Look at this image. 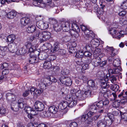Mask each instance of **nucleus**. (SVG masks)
I'll list each match as a JSON object with an SVG mask.
<instances>
[{"label":"nucleus","instance_id":"obj_27","mask_svg":"<svg viewBox=\"0 0 127 127\" xmlns=\"http://www.w3.org/2000/svg\"><path fill=\"white\" fill-rule=\"evenodd\" d=\"M109 33L113 36V38H116L117 39V35L118 33H117L116 30L114 29L111 28L109 30Z\"/></svg>","mask_w":127,"mask_h":127},{"label":"nucleus","instance_id":"obj_48","mask_svg":"<svg viewBox=\"0 0 127 127\" xmlns=\"http://www.w3.org/2000/svg\"><path fill=\"white\" fill-rule=\"evenodd\" d=\"M109 74L110 73H109ZM109 77L108 78V80L109 79L112 83H113L114 81H116L117 80V79L115 76L114 75H111L109 74Z\"/></svg>","mask_w":127,"mask_h":127},{"label":"nucleus","instance_id":"obj_24","mask_svg":"<svg viewBox=\"0 0 127 127\" xmlns=\"http://www.w3.org/2000/svg\"><path fill=\"white\" fill-rule=\"evenodd\" d=\"M36 30V28L34 25L29 26L26 29L27 31L29 33H32Z\"/></svg>","mask_w":127,"mask_h":127},{"label":"nucleus","instance_id":"obj_12","mask_svg":"<svg viewBox=\"0 0 127 127\" xmlns=\"http://www.w3.org/2000/svg\"><path fill=\"white\" fill-rule=\"evenodd\" d=\"M51 37V34L50 32L47 31H43L41 41H43L48 40Z\"/></svg>","mask_w":127,"mask_h":127},{"label":"nucleus","instance_id":"obj_15","mask_svg":"<svg viewBox=\"0 0 127 127\" xmlns=\"http://www.w3.org/2000/svg\"><path fill=\"white\" fill-rule=\"evenodd\" d=\"M69 103L66 101H63L60 103L58 105V108L61 110L65 109L68 106Z\"/></svg>","mask_w":127,"mask_h":127},{"label":"nucleus","instance_id":"obj_36","mask_svg":"<svg viewBox=\"0 0 127 127\" xmlns=\"http://www.w3.org/2000/svg\"><path fill=\"white\" fill-rule=\"evenodd\" d=\"M69 44H71V45H70V46L69 45L68 46L69 47V53L71 54L74 53L75 52L74 50L75 46L73 45L75 43H71L70 42Z\"/></svg>","mask_w":127,"mask_h":127},{"label":"nucleus","instance_id":"obj_22","mask_svg":"<svg viewBox=\"0 0 127 127\" xmlns=\"http://www.w3.org/2000/svg\"><path fill=\"white\" fill-rule=\"evenodd\" d=\"M95 36V35L94 34V36L93 37L92 39H91V38H90L89 37H87L88 38V40H89V42H90L91 43V44H92L93 45H95L97 46V45H98L99 44V41L97 39H93V37H94Z\"/></svg>","mask_w":127,"mask_h":127},{"label":"nucleus","instance_id":"obj_55","mask_svg":"<svg viewBox=\"0 0 127 127\" xmlns=\"http://www.w3.org/2000/svg\"><path fill=\"white\" fill-rule=\"evenodd\" d=\"M48 59L50 61H54L56 59V56L54 55H50L48 56Z\"/></svg>","mask_w":127,"mask_h":127},{"label":"nucleus","instance_id":"obj_35","mask_svg":"<svg viewBox=\"0 0 127 127\" xmlns=\"http://www.w3.org/2000/svg\"><path fill=\"white\" fill-rule=\"evenodd\" d=\"M24 110L27 113H31L33 114V112H35L34 109L28 106H25L24 108Z\"/></svg>","mask_w":127,"mask_h":127},{"label":"nucleus","instance_id":"obj_53","mask_svg":"<svg viewBox=\"0 0 127 127\" xmlns=\"http://www.w3.org/2000/svg\"><path fill=\"white\" fill-rule=\"evenodd\" d=\"M48 79L50 81V83H51V84L52 83V82L56 83L57 82L56 79L52 76L49 77Z\"/></svg>","mask_w":127,"mask_h":127},{"label":"nucleus","instance_id":"obj_8","mask_svg":"<svg viewBox=\"0 0 127 127\" xmlns=\"http://www.w3.org/2000/svg\"><path fill=\"white\" fill-rule=\"evenodd\" d=\"M36 26L41 30L46 29L49 27V24L47 22H43L42 21L37 22L36 23Z\"/></svg>","mask_w":127,"mask_h":127},{"label":"nucleus","instance_id":"obj_7","mask_svg":"<svg viewBox=\"0 0 127 127\" xmlns=\"http://www.w3.org/2000/svg\"><path fill=\"white\" fill-rule=\"evenodd\" d=\"M108 80V77L106 76L104 78V79L101 81V87L104 88V89L107 90L108 88L110 86L109 83L107 82Z\"/></svg>","mask_w":127,"mask_h":127},{"label":"nucleus","instance_id":"obj_63","mask_svg":"<svg viewBox=\"0 0 127 127\" xmlns=\"http://www.w3.org/2000/svg\"><path fill=\"white\" fill-rule=\"evenodd\" d=\"M36 89L33 87H32L31 88H30L28 89V90L29 91V92H30L32 95L33 93H33H34V92H35Z\"/></svg>","mask_w":127,"mask_h":127},{"label":"nucleus","instance_id":"obj_40","mask_svg":"<svg viewBox=\"0 0 127 127\" xmlns=\"http://www.w3.org/2000/svg\"><path fill=\"white\" fill-rule=\"evenodd\" d=\"M44 68H49L52 66L51 62L49 61H45L43 64Z\"/></svg>","mask_w":127,"mask_h":127},{"label":"nucleus","instance_id":"obj_37","mask_svg":"<svg viewBox=\"0 0 127 127\" xmlns=\"http://www.w3.org/2000/svg\"><path fill=\"white\" fill-rule=\"evenodd\" d=\"M49 20L50 23L51 24L52 27L53 26V25H55L57 24L58 22L57 20L54 18H49Z\"/></svg>","mask_w":127,"mask_h":127},{"label":"nucleus","instance_id":"obj_57","mask_svg":"<svg viewBox=\"0 0 127 127\" xmlns=\"http://www.w3.org/2000/svg\"><path fill=\"white\" fill-rule=\"evenodd\" d=\"M105 50L107 52L114 51V49H113V47H110L107 46L105 48Z\"/></svg>","mask_w":127,"mask_h":127},{"label":"nucleus","instance_id":"obj_32","mask_svg":"<svg viewBox=\"0 0 127 127\" xmlns=\"http://www.w3.org/2000/svg\"><path fill=\"white\" fill-rule=\"evenodd\" d=\"M54 30L56 32H59L61 31L62 29V27L61 24H57L55 25H53L52 27Z\"/></svg>","mask_w":127,"mask_h":127},{"label":"nucleus","instance_id":"obj_28","mask_svg":"<svg viewBox=\"0 0 127 127\" xmlns=\"http://www.w3.org/2000/svg\"><path fill=\"white\" fill-rule=\"evenodd\" d=\"M68 97H69L70 100L71 99L72 100L71 102L69 103L68 104V107H72L74 106H75L77 104V100H74L73 99L72 97L70 96V95H69V96L67 95Z\"/></svg>","mask_w":127,"mask_h":127},{"label":"nucleus","instance_id":"obj_3","mask_svg":"<svg viewBox=\"0 0 127 127\" xmlns=\"http://www.w3.org/2000/svg\"><path fill=\"white\" fill-rule=\"evenodd\" d=\"M37 85L41 89H45L46 87H48L51 84L50 81L48 79H44L42 81H38Z\"/></svg>","mask_w":127,"mask_h":127},{"label":"nucleus","instance_id":"obj_44","mask_svg":"<svg viewBox=\"0 0 127 127\" xmlns=\"http://www.w3.org/2000/svg\"><path fill=\"white\" fill-rule=\"evenodd\" d=\"M126 34V32L123 31L119 32L117 35V39H119L121 37L124 36V35Z\"/></svg>","mask_w":127,"mask_h":127},{"label":"nucleus","instance_id":"obj_33","mask_svg":"<svg viewBox=\"0 0 127 127\" xmlns=\"http://www.w3.org/2000/svg\"><path fill=\"white\" fill-rule=\"evenodd\" d=\"M121 114V121L125 122V123H127V112H125L122 114V112H120Z\"/></svg>","mask_w":127,"mask_h":127},{"label":"nucleus","instance_id":"obj_14","mask_svg":"<svg viewBox=\"0 0 127 127\" xmlns=\"http://www.w3.org/2000/svg\"><path fill=\"white\" fill-rule=\"evenodd\" d=\"M88 84L90 88H91L92 90H96L97 88V86L95 85L94 81L93 80H89L88 82Z\"/></svg>","mask_w":127,"mask_h":127},{"label":"nucleus","instance_id":"obj_54","mask_svg":"<svg viewBox=\"0 0 127 127\" xmlns=\"http://www.w3.org/2000/svg\"><path fill=\"white\" fill-rule=\"evenodd\" d=\"M121 7L123 9H127V1L126 0L124 1L121 5Z\"/></svg>","mask_w":127,"mask_h":127},{"label":"nucleus","instance_id":"obj_16","mask_svg":"<svg viewBox=\"0 0 127 127\" xmlns=\"http://www.w3.org/2000/svg\"><path fill=\"white\" fill-rule=\"evenodd\" d=\"M17 46L15 44L13 43L9 44L8 47V50L11 52L13 53L17 51Z\"/></svg>","mask_w":127,"mask_h":127},{"label":"nucleus","instance_id":"obj_64","mask_svg":"<svg viewBox=\"0 0 127 127\" xmlns=\"http://www.w3.org/2000/svg\"><path fill=\"white\" fill-rule=\"evenodd\" d=\"M70 127H77L78 124L76 122H73L71 123L70 125Z\"/></svg>","mask_w":127,"mask_h":127},{"label":"nucleus","instance_id":"obj_2","mask_svg":"<svg viewBox=\"0 0 127 127\" xmlns=\"http://www.w3.org/2000/svg\"><path fill=\"white\" fill-rule=\"evenodd\" d=\"M80 27L82 31L84 32L85 35V37L86 39H87V37H89L90 38H92L94 36V34L91 30L87 28L85 26L80 25Z\"/></svg>","mask_w":127,"mask_h":127},{"label":"nucleus","instance_id":"obj_31","mask_svg":"<svg viewBox=\"0 0 127 127\" xmlns=\"http://www.w3.org/2000/svg\"><path fill=\"white\" fill-rule=\"evenodd\" d=\"M51 113L55 114L58 111V108L55 106H52L50 107L48 109Z\"/></svg>","mask_w":127,"mask_h":127},{"label":"nucleus","instance_id":"obj_1","mask_svg":"<svg viewBox=\"0 0 127 127\" xmlns=\"http://www.w3.org/2000/svg\"><path fill=\"white\" fill-rule=\"evenodd\" d=\"M121 62L118 58H116L114 60L113 63L114 66L116 67H118L119 68H111L108 70L109 73L112 74H120V72L122 70V69L120 66Z\"/></svg>","mask_w":127,"mask_h":127},{"label":"nucleus","instance_id":"obj_49","mask_svg":"<svg viewBox=\"0 0 127 127\" xmlns=\"http://www.w3.org/2000/svg\"><path fill=\"white\" fill-rule=\"evenodd\" d=\"M81 66L82 67V69L83 70L88 69L89 68V64H86L85 62H84L82 64Z\"/></svg>","mask_w":127,"mask_h":127},{"label":"nucleus","instance_id":"obj_34","mask_svg":"<svg viewBox=\"0 0 127 127\" xmlns=\"http://www.w3.org/2000/svg\"><path fill=\"white\" fill-rule=\"evenodd\" d=\"M72 30L77 33H78L80 31V29L78 26L75 23L72 24Z\"/></svg>","mask_w":127,"mask_h":127},{"label":"nucleus","instance_id":"obj_18","mask_svg":"<svg viewBox=\"0 0 127 127\" xmlns=\"http://www.w3.org/2000/svg\"><path fill=\"white\" fill-rule=\"evenodd\" d=\"M76 96L80 100H83L86 98L84 94L82 93L80 90H78L76 94Z\"/></svg>","mask_w":127,"mask_h":127},{"label":"nucleus","instance_id":"obj_17","mask_svg":"<svg viewBox=\"0 0 127 127\" xmlns=\"http://www.w3.org/2000/svg\"><path fill=\"white\" fill-rule=\"evenodd\" d=\"M100 4L101 8L97 10V12L99 14L102 15L103 13L105 8H106L105 3L104 2H100Z\"/></svg>","mask_w":127,"mask_h":127},{"label":"nucleus","instance_id":"obj_56","mask_svg":"<svg viewBox=\"0 0 127 127\" xmlns=\"http://www.w3.org/2000/svg\"><path fill=\"white\" fill-rule=\"evenodd\" d=\"M90 52L89 51H85L83 53V55L85 56V57L90 58L91 56L92 55Z\"/></svg>","mask_w":127,"mask_h":127},{"label":"nucleus","instance_id":"obj_6","mask_svg":"<svg viewBox=\"0 0 127 127\" xmlns=\"http://www.w3.org/2000/svg\"><path fill=\"white\" fill-rule=\"evenodd\" d=\"M34 106L35 110L37 111H43L45 108L44 104L39 101H37L35 102Z\"/></svg>","mask_w":127,"mask_h":127},{"label":"nucleus","instance_id":"obj_61","mask_svg":"<svg viewBox=\"0 0 127 127\" xmlns=\"http://www.w3.org/2000/svg\"><path fill=\"white\" fill-rule=\"evenodd\" d=\"M119 88V86L117 84L113 86L112 90L115 92H116L118 90Z\"/></svg>","mask_w":127,"mask_h":127},{"label":"nucleus","instance_id":"obj_58","mask_svg":"<svg viewBox=\"0 0 127 127\" xmlns=\"http://www.w3.org/2000/svg\"><path fill=\"white\" fill-rule=\"evenodd\" d=\"M88 116L86 114H84L81 117L79 118L78 120H80L81 119L82 121H85L86 120H87L88 118Z\"/></svg>","mask_w":127,"mask_h":127},{"label":"nucleus","instance_id":"obj_42","mask_svg":"<svg viewBox=\"0 0 127 127\" xmlns=\"http://www.w3.org/2000/svg\"><path fill=\"white\" fill-rule=\"evenodd\" d=\"M71 39V37L70 36L67 35H66L63 37L62 38V40L65 42L70 41Z\"/></svg>","mask_w":127,"mask_h":127},{"label":"nucleus","instance_id":"obj_30","mask_svg":"<svg viewBox=\"0 0 127 127\" xmlns=\"http://www.w3.org/2000/svg\"><path fill=\"white\" fill-rule=\"evenodd\" d=\"M101 93L104 95V96L106 97L107 96V97H110L111 95L112 92L111 91L109 90H105L103 91L102 90Z\"/></svg>","mask_w":127,"mask_h":127},{"label":"nucleus","instance_id":"obj_39","mask_svg":"<svg viewBox=\"0 0 127 127\" xmlns=\"http://www.w3.org/2000/svg\"><path fill=\"white\" fill-rule=\"evenodd\" d=\"M96 104H93L90 105V110L93 113H95L97 111V108Z\"/></svg>","mask_w":127,"mask_h":127},{"label":"nucleus","instance_id":"obj_26","mask_svg":"<svg viewBox=\"0 0 127 127\" xmlns=\"http://www.w3.org/2000/svg\"><path fill=\"white\" fill-rule=\"evenodd\" d=\"M30 58L29 60V62L30 64H33L38 62V59L35 56H31L30 54Z\"/></svg>","mask_w":127,"mask_h":127},{"label":"nucleus","instance_id":"obj_11","mask_svg":"<svg viewBox=\"0 0 127 127\" xmlns=\"http://www.w3.org/2000/svg\"><path fill=\"white\" fill-rule=\"evenodd\" d=\"M60 44L58 42H55L53 45L51 47V51L52 53H55L60 50Z\"/></svg>","mask_w":127,"mask_h":127},{"label":"nucleus","instance_id":"obj_41","mask_svg":"<svg viewBox=\"0 0 127 127\" xmlns=\"http://www.w3.org/2000/svg\"><path fill=\"white\" fill-rule=\"evenodd\" d=\"M92 47L91 44L89 43H87L85 46V47L84 48V50H85V49L87 51H91L92 50Z\"/></svg>","mask_w":127,"mask_h":127},{"label":"nucleus","instance_id":"obj_43","mask_svg":"<svg viewBox=\"0 0 127 127\" xmlns=\"http://www.w3.org/2000/svg\"><path fill=\"white\" fill-rule=\"evenodd\" d=\"M83 55V52L82 51H79L76 53L75 57L78 58H81Z\"/></svg>","mask_w":127,"mask_h":127},{"label":"nucleus","instance_id":"obj_50","mask_svg":"<svg viewBox=\"0 0 127 127\" xmlns=\"http://www.w3.org/2000/svg\"><path fill=\"white\" fill-rule=\"evenodd\" d=\"M44 116L46 117H48L50 116L51 115V113L50 111H45L42 113Z\"/></svg>","mask_w":127,"mask_h":127},{"label":"nucleus","instance_id":"obj_46","mask_svg":"<svg viewBox=\"0 0 127 127\" xmlns=\"http://www.w3.org/2000/svg\"><path fill=\"white\" fill-rule=\"evenodd\" d=\"M42 90L41 89H36L35 92H34V93H33V96H36L37 95H39L42 92Z\"/></svg>","mask_w":127,"mask_h":127},{"label":"nucleus","instance_id":"obj_25","mask_svg":"<svg viewBox=\"0 0 127 127\" xmlns=\"http://www.w3.org/2000/svg\"><path fill=\"white\" fill-rule=\"evenodd\" d=\"M47 54L44 52H41L39 53L38 55V58L40 60H44L46 59L47 57Z\"/></svg>","mask_w":127,"mask_h":127},{"label":"nucleus","instance_id":"obj_23","mask_svg":"<svg viewBox=\"0 0 127 127\" xmlns=\"http://www.w3.org/2000/svg\"><path fill=\"white\" fill-rule=\"evenodd\" d=\"M43 34V32L39 30H36L35 31V35L37 39H39L41 41Z\"/></svg>","mask_w":127,"mask_h":127},{"label":"nucleus","instance_id":"obj_38","mask_svg":"<svg viewBox=\"0 0 127 127\" xmlns=\"http://www.w3.org/2000/svg\"><path fill=\"white\" fill-rule=\"evenodd\" d=\"M97 126L98 127H106V124L104 121L100 120L97 122Z\"/></svg>","mask_w":127,"mask_h":127},{"label":"nucleus","instance_id":"obj_62","mask_svg":"<svg viewBox=\"0 0 127 127\" xmlns=\"http://www.w3.org/2000/svg\"><path fill=\"white\" fill-rule=\"evenodd\" d=\"M11 109L12 110L15 111H17L19 110V108L18 107V105H15L14 107L11 106Z\"/></svg>","mask_w":127,"mask_h":127},{"label":"nucleus","instance_id":"obj_47","mask_svg":"<svg viewBox=\"0 0 127 127\" xmlns=\"http://www.w3.org/2000/svg\"><path fill=\"white\" fill-rule=\"evenodd\" d=\"M84 94L86 97H91L92 95V91L88 90L85 91Z\"/></svg>","mask_w":127,"mask_h":127},{"label":"nucleus","instance_id":"obj_52","mask_svg":"<svg viewBox=\"0 0 127 127\" xmlns=\"http://www.w3.org/2000/svg\"><path fill=\"white\" fill-rule=\"evenodd\" d=\"M59 53L62 56L64 57L66 54V51L64 49H61L59 51Z\"/></svg>","mask_w":127,"mask_h":127},{"label":"nucleus","instance_id":"obj_4","mask_svg":"<svg viewBox=\"0 0 127 127\" xmlns=\"http://www.w3.org/2000/svg\"><path fill=\"white\" fill-rule=\"evenodd\" d=\"M42 1L39 2L36 6L42 8L44 7H46L48 8L54 7L55 5V4L54 2H52L51 0H47V3H43Z\"/></svg>","mask_w":127,"mask_h":127},{"label":"nucleus","instance_id":"obj_19","mask_svg":"<svg viewBox=\"0 0 127 127\" xmlns=\"http://www.w3.org/2000/svg\"><path fill=\"white\" fill-rule=\"evenodd\" d=\"M101 59L99 57H97L95 59L92 60V62L93 65L95 67H97L100 65V61Z\"/></svg>","mask_w":127,"mask_h":127},{"label":"nucleus","instance_id":"obj_5","mask_svg":"<svg viewBox=\"0 0 127 127\" xmlns=\"http://www.w3.org/2000/svg\"><path fill=\"white\" fill-rule=\"evenodd\" d=\"M59 80L62 84L68 86H70L71 85L72 81L69 78L62 76L60 78Z\"/></svg>","mask_w":127,"mask_h":127},{"label":"nucleus","instance_id":"obj_59","mask_svg":"<svg viewBox=\"0 0 127 127\" xmlns=\"http://www.w3.org/2000/svg\"><path fill=\"white\" fill-rule=\"evenodd\" d=\"M107 116L110 119L112 122L113 121V119L114 118V115L111 113H108L107 114Z\"/></svg>","mask_w":127,"mask_h":127},{"label":"nucleus","instance_id":"obj_60","mask_svg":"<svg viewBox=\"0 0 127 127\" xmlns=\"http://www.w3.org/2000/svg\"><path fill=\"white\" fill-rule=\"evenodd\" d=\"M76 83L79 86H80L83 84V82L81 81V79H76L75 80Z\"/></svg>","mask_w":127,"mask_h":127},{"label":"nucleus","instance_id":"obj_10","mask_svg":"<svg viewBox=\"0 0 127 127\" xmlns=\"http://www.w3.org/2000/svg\"><path fill=\"white\" fill-rule=\"evenodd\" d=\"M30 19L27 17H24L21 18L20 20L21 26L24 27L29 24L30 22Z\"/></svg>","mask_w":127,"mask_h":127},{"label":"nucleus","instance_id":"obj_51","mask_svg":"<svg viewBox=\"0 0 127 127\" xmlns=\"http://www.w3.org/2000/svg\"><path fill=\"white\" fill-rule=\"evenodd\" d=\"M9 65H10L9 64L6 63H4L1 64L0 68L1 69H3L4 68H7Z\"/></svg>","mask_w":127,"mask_h":127},{"label":"nucleus","instance_id":"obj_29","mask_svg":"<svg viewBox=\"0 0 127 127\" xmlns=\"http://www.w3.org/2000/svg\"><path fill=\"white\" fill-rule=\"evenodd\" d=\"M52 47V45L49 43H45L43 44L41 46L42 48L43 51L51 49Z\"/></svg>","mask_w":127,"mask_h":127},{"label":"nucleus","instance_id":"obj_9","mask_svg":"<svg viewBox=\"0 0 127 127\" xmlns=\"http://www.w3.org/2000/svg\"><path fill=\"white\" fill-rule=\"evenodd\" d=\"M61 24L63 31L67 32L70 29V24L67 21H62Z\"/></svg>","mask_w":127,"mask_h":127},{"label":"nucleus","instance_id":"obj_13","mask_svg":"<svg viewBox=\"0 0 127 127\" xmlns=\"http://www.w3.org/2000/svg\"><path fill=\"white\" fill-rule=\"evenodd\" d=\"M6 99L10 101L15 100L16 98V96L15 95L12 93H8L6 94Z\"/></svg>","mask_w":127,"mask_h":127},{"label":"nucleus","instance_id":"obj_21","mask_svg":"<svg viewBox=\"0 0 127 127\" xmlns=\"http://www.w3.org/2000/svg\"><path fill=\"white\" fill-rule=\"evenodd\" d=\"M7 42L11 43L13 42L16 39V36L14 34H11L9 35L7 37Z\"/></svg>","mask_w":127,"mask_h":127},{"label":"nucleus","instance_id":"obj_20","mask_svg":"<svg viewBox=\"0 0 127 127\" xmlns=\"http://www.w3.org/2000/svg\"><path fill=\"white\" fill-rule=\"evenodd\" d=\"M16 15L17 12L16 11H11L7 14L6 17L9 19H12L15 17Z\"/></svg>","mask_w":127,"mask_h":127},{"label":"nucleus","instance_id":"obj_45","mask_svg":"<svg viewBox=\"0 0 127 127\" xmlns=\"http://www.w3.org/2000/svg\"><path fill=\"white\" fill-rule=\"evenodd\" d=\"M103 101L101 100L97 102L96 104V106L98 109L103 108L104 107Z\"/></svg>","mask_w":127,"mask_h":127}]
</instances>
